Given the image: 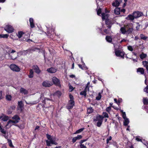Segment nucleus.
<instances>
[{
	"label": "nucleus",
	"instance_id": "48",
	"mask_svg": "<svg viewBox=\"0 0 148 148\" xmlns=\"http://www.w3.org/2000/svg\"><path fill=\"white\" fill-rule=\"evenodd\" d=\"M103 121H99L97 123V126L99 127H100Z\"/></svg>",
	"mask_w": 148,
	"mask_h": 148
},
{
	"label": "nucleus",
	"instance_id": "39",
	"mask_svg": "<svg viewBox=\"0 0 148 148\" xmlns=\"http://www.w3.org/2000/svg\"><path fill=\"white\" fill-rule=\"evenodd\" d=\"M29 51L27 50L25 51H24L23 52H20L19 53H21V55H26L27 53H30V52Z\"/></svg>",
	"mask_w": 148,
	"mask_h": 148
},
{
	"label": "nucleus",
	"instance_id": "29",
	"mask_svg": "<svg viewBox=\"0 0 148 148\" xmlns=\"http://www.w3.org/2000/svg\"><path fill=\"white\" fill-rule=\"evenodd\" d=\"M103 90H102L101 92L99 93L98 95L96 98V100H99L101 99V94L103 92Z\"/></svg>",
	"mask_w": 148,
	"mask_h": 148
},
{
	"label": "nucleus",
	"instance_id": "1",
	"mask_svg": "<svg viewBox=\"0 0 148 148\" xmlns=\"http://www.w3.org/2000/svg\"><path fill=\"white\" fill-rule=\"evenodd\" d=\"M133 27L132 23H129L125 27H121L120 31L122 34L128 35L132 33L133 30Z\"/></svg>",
	"mask_w": 148,
	"mask_h": 148
},
{
	"label": "nucleus",
	"instance_id": "32",
	"mask_svg": "<svg viewBox=\"0 0 148 148\" xmlns=\"http://www.w3.org/2000/svg\"><path fill=\"white\" fill-rule=\"evenodd\" d=\"M61 93L60 91H58L56 92L54 94V96H57L58 97L61 96Z\"/></svg>",
	"mask_w": 148,
	"mask_h": 148
},
{
	"label": "nucleus",
	"instance_id": "58",
	"mask_svg": "<svg viewBox=\"0 0 148 148\" xmlns=\"http://www.w3.org/2000/svg\"><path fill=\"white\" fill-rule=\"evenodd\" d=\"M80 148H87L86 146L84 144H80L79 145Z\"/></svg>",
	"mask_w": 148,
	"mask_h": 148
},
{
	"label": "nucleus",
	"instance_id": "17",
	"mask_svg": "<svg viewBox=\"0 0 148 148\" xmlns=\"http://www.w3.org/2000/svg\"><path fill=\"white\" fill-rule=\"evenodd\" d=\"M33 68L35 71V72L36 73H39L40 72V71L37 65L34 66L33 67Z\"/></svg>",
	"mask_w": 148,
	"mask_h": 148
},
{
	"label": "nucleus",
	"instance_id": "43",
	"mask_svg": "<svg viewBox=\"0 0 148 148\" xmlns=\"http://www.w3.org/2000/svg\"><path fill=\"white\" fill-rule=\"evenodd\" d=\"M84 129V128H81V129L77 130V131H76L75 134H77V133H79L82 132V131H83Z\"/></svg>",
	"mask_w": 148,
	"mask_h": 148
},
{
	"label": "nucleus",
	"instance_id": "38",
	"mask_svg": "<svg viewBox=\"0 0 148 148\" xmlns=\"http://www.w3.org/2000/svg\"><path fill=\"white\" fill-rule=\"evenodd\" d=\"M93 109L92 108L90 107L87 109V112L88 114H90L93 112Z\"/></svg>",
	"mask_w": 148,
	"mask_h": 148
},
{
	"label": "nucleus",
	"instance_id": "52",
	"mask_svg": "<svg viewBox=\"0 0 148 148\" xmlns=\"http://www.w3.org/2000/svg\"><path fill=\"white\" fill-rule=\"evenodd\" d=\"M112 139V137L111 136H110L109 138H108L106 140V143L107 144H108L109 143V142L110 140H111Z\"/></svg>",
	"mask_w": 148,
	"mask_h": 148
},
{
	"label": "nucleus",
	"instance_id": "49",
	"mask_svg": "<svg viewBox=\"0 0 148 148\" xmlns=\"http://www.w3.org/2000/svg\"><path fill=\"white\" fill-rule=\"evenodd\" d=\"M97 13L98 15L100 16L101 12V8H99L98 10H97Z\"/></svg>",
	"mask_w": 148,
	"mask_h": 148
},
{
	"label": "nucleus",
	"instance_id": "54",
	"mask_svg": "<svg viewBox=\"0 0 148 148\" xmlns=\"http://www.w3.org/2000/svg\"><path fill=\"white\" fill-rule=\"evenodd\" d=\"M144 92L148 93V86H147L144 90Z\"/></svg>",
	"mask_w": 148,
	"mask_h": 148
},
{
	"label": "nucleus",
	"instance_id": "41",
	"mask_svg": "<svg viewBox=\"0 0 148 148\" xmlns=\"http://www.w3.org/2000/svg\"><path fill=\"white\" fill-rule=\"evenodd\" d=\"M140 37L141 39L144 40H146L147 38V37L145 36L143 34H141L140 35Z\"/></svg>",
	"mask_w": 148,
	"mask_h": 148
},
{
	"label": "nucleus",
	"instance_id": "53",
	"mask_svg": "<svg viewBox=\"0 0 148 148\" xmlns=\"http://www.w3.org/2000/svg\"><path fill=\"white\" fill-rule=\"evenodd\" d=\"M77 140H79L82 138V136L80 135H78L77 136L75 137Z\"/></svg>",
	"mask_w": 148,
	"mask_h": 148
},
{
	"label": "nucleus",
	"instance_id": "16",
	"mask_svg": "<svg viewBox=\"0 0 148 148\" xmlns=\"http://www.w3.org/2000/svg\"><path fill=\"white\" fill-rule=\"evenodd\" d=\"M47 71L49 73H54L56 72V69L52 67L49 69H47Z\"/></svg>",
	"mask_w": 148,
	"mask_h": 148
},
{
	"label": "nucleus",
	"instance_id": "21",
	"mask_svg": "<svg viewBox=\"0 0 148 148\" xmlns=\"http://www.w3.org/2000/svg\"><path fill=\"white\" fill-rule=\"evenodd\" d=\"M121 8H116L114 10V13L116 15H119L120 13Z\"/></svg>",
	"mask_w": 148,
	"mask_h": 148
},
{
	"label": "nucleus",
	"instance_id": "30",
	"mask_svg": "<svg viewBox=\"0 0 148 148\" xmlns=\"http://www.w3.org/2000/svg\"><path fill=\"white\" fill-rule=\"evenodd\" d=\"M8 36V34H0V38H7Z\"/></svg>",
	"mask_w": 148,
	"mask_h": 148
},
{
	"label": "nucleus",
	"instance_id": "57",
	"mask_svg": "<svg viewBox=\"0 0 148 148\" xmlns=\"http://www.w3.org/2000/svg\"><path fill=\"white\" fill-rule=\"evenodd\" d=\"M73 90V88L72 86L71 85L69 86V91H71Z\"/></svg>",
	"mask_w": 148,
	"mask_h": 148
},
{
	"label": "nucleus",
	"instance_id": "56",
	"mask_svg": "<svg viewBox=\"0 0 148 148\" xmlns=\"http://www.w3.org/2000/svg\"><path fill=\"white\" fill-rule=\"evenodd\" d=\"M69 97L70 99V101H73V97L72 95L70 94L69 95Z\"/></svg>",
	"mask_w": 148,
	"mask_h": 148
},
{
	"label": "nucleus",
	"instance_id": "24",
	"mask_svg": "<svg viewBox=\"0 0 148 148\" xmlns=\"http://www.w3.org/2000/svg\"><path fill=\"white\" fill-rule=\"evenodd\" d=\"M29 21L30 23V27L32 28H33L34 27V23L33 19L32 18H29Z\"/></svg>",
	"mask_w": 148,
	"mask_h": 148
},
{
	"label": "nucleus",
	"instance_id": "60",
	"mask_svg": "<svg viewBox=\"0 0 148 148\" xmlns=\"http://www.w3.org/2000/svg\"><path fill=\"white\" fill-rule=\"evenodd\" d=\"M77 140V139L76 138V137H74V138H73V139H72V142L73 143H75L76 141Z\"/></svg>",
	"mask_w": 148,
	"mask_h": 148
},
{
	"label": "nucleus",
	"instance_id": "25",
	"mask_svg": "<svg viewBox=\"0 0 148 148\" xmlns=\"http://www.w3.org/2000/svg\"><path fill=\"white\" fill-rule=\"evenodd\" d=\"M12 119L16 121V122L18 123L20 119L18 116L17 115H15L12 118Z\"/></svg>",
	"mask_w": 148,
	"mask_h": 148
},
{
	"label": "nucleus",
	"instance_id": "28",
	"mask_svg": "<svg viewBox=\"0 0 148 148\" xmlns=\"http://www.w3.org/2000/svg\"><path fill=\"white\" fill-rule=\"evenodd\" d=\"M124 119V125L125 126L127 125L129 123V120L128 118L125 119Z\"/></svg>",
	"mask_w": 148,
	"mask_h": 148
},
{
	"label": "nucleus",
	"instance_id": "15",
	"mask_svg": "<svg viewBox=\"0 0 148 148\" xmlns=\"http://www.w3.org/2000/svg\"><path fill=\"white\" fill-rule=\"evenodd\" d=\"M8 116L2 114L1 116H0V119L3 121H7L8 119Z\"/></svg>",
	"mask_w": 148,
	"mask_h": 148
},
{
	"label": "nucleus",
	"instance_id": "37",
	"mask_svg": "<svg viewBox=\"0 0 148 148\" xmlns=\"http://www.w3.org/2000/svg\"><path fill=\"white\" fill-rule=\"evenodd\" d=\"M28 37L29 35L28 34H24L23 36V40H26L28 38Z\"/></svg>",
	"mask_w": 148,
	"mask_h": 148
},
{
	"label": "nucleus",
	"instance_id": "42",
	"mask_svg": "<svg viewBox=\"0 0 148 148\" xmlns=\"http://www.w3.org/2000/svg\"><path fill=\"white\" fill-rule=\"evenodd\" d=\"M16 122V121L14 120H9L8 122V123H7V126H8V125L11 123H16L15 122Z\"/></svg>",
	"mask_w": 148,
	"mask_h": 148
},
{
	"label": "nucleus",
	"instance_id": "12",
	"mask_svg": "<svg viewBox=\"0 0 148 148\" xmlns=\"http://www.w3.org/2000/svg\"><path fill=\"white\" fill-rule=\"evenodd\" d=\"M75 102L74 101H69V103L67 106V108L69 109L73 107L74 106Z\"/></svg>",
	"mask_w": 148,
	"mask_h": 148
},
{
	"label": "nucleus",
	"instance_id": "27",
	"mask_svg": "<svg viewBox=\"0 0 148 148\" xmlns=\"http://www.w3.org/2000/svg\"><path fill=\"white\" fill-rule=\"evenodd\" d=\"M106 39L108 42L110 43H112V38L110 36H106Z\"/></svg>",
	"mask_w": 148,
	"mask_h": 148
},
{
	"label": "nucleus",
	"instance_id": "26",
	"mask_svg": "<svg viewBox=\"0 0 148 148\" xmlns=\"http://www.w3.org/2000/svg\"><path fill=\"white\" fill-rule=\"evenodd\" d=\"M24 34L25 33L23 32H18V34H17V36L19 38H20L21 37H23Z\"/></svg>",
	"mask_w": 148,
	"mask_h": 148
},
{
	"label": "nucleus",
	"instance_id": "23",
	"mask_svg": "<svg viewBox=\"0 0 148 148\" xmlns=\"http://www.w3.org/2000/svg\"><path fill=\"white\" fill-rule=\"evenodd\" d=\"M143 64L144 66L146 69L147 73H148V62L147 61L143 62Z\"/></svg>",
	"mask_w": 148,
	"mask_h": 148
},
{
	"label": "nucleus",
	"instance_id": "4",
	"mask_svg": "<svg viewBox=\"0 0 148 148\" xmlns=\"http://www.w3.org/2000/svg\"><path fill=\"white\" fill-rule=\"evenodd\" d=\"M115 53L116 56L120 57L122 58H124L125 53L124 52L121 50H117L115 49Z\"/></svg>",
	"mask_w": 148,
	"mask_h": 148
},
{
	"label": "nucleus",
	"instance_id": "34",
	"mask_svg": "<svg viewBox=\"0 0 148 148\" xmlns=\"http://www.w3.org/2000/svg\"><path fill=\"white\" fill-rule=\"evenodd\" d=\"M29 78H32L33 77V71L32 69H31L30 71L29 74L28 75Z\"/></svg>",
	"mask_w": 148,
	"mask_h": 148
},
{
	"label": "nucleus",
	"instance_id": "14",
	"mask_svg": "<svg viewBox=\"0 0 148 148\" xmlns=\"http://www.w3.org/2000/svg\"><path fill=\"white\" fill-rule=\"evenodd\" d=\"M103 117L99 114L97 115L95 119L94 120V121H103Z\"/></svg>",
	"mask_w": 148,
	"mask_h": 148
},
{
	"label": "nucleus",
	"instance_id": "8",
	"mask_svg": "<svg viewBox=\"0 0 148 148\" xmlns=\"http://www.w3.org/2000/svg\"><path fill=\"white\" fill-rule=\"evenodd\" d=\"M52 80L53 82L56 85L58 86L59 87L61 86V85L59 80L55 77H54L52 78Z\"/></svg>",
	"mask_w": 148,
	"mask_h": 148
},
{
	"label": "nucleus",
	"instance_id": "18",
	"mask_svg": "<svg viewBox=\"0 0 148 148\" xmlns=\"http://www.w3.org/2000/svg\"><path fill=\"white\" fill-rule=\"evenodd\" d=\"M102 18L103 20L106 19L107 20L108 17L109 15L107 13H103L101 14Z\"/></svg>",
	"mask_w": 148,
	"mask_h": 148
},
{
	"label": "nucleus",
	"instance_id": "6",
	"mask_svg": "<svg viewBox=\"0 0 148 148\" xmlns=\"http://www.w3.org/2000/svg\"><path fill=\"white\" fill-rule=\"evenodd\" d=\"M135 18H137L143 15V13L139 11H135L133 13Z\"/></svg>",
	"mask_w": 148,
	"mask_h": 148
},
{
	"label": "nucleus",
	"instance_id": "50",
	"mask_svg": "<svg viewBox=\"0 0 148 148\" xmlns=\"http://www.w3.org/2000/svg\"><path fill=\"white\" fill-rule=\"evenodd\" d=\"M0 130L1 132L2 133L4 134H6V131L3 129L2 128V127L0 128Z\"/></svg>",
	"mask_w": 148,
	"mask_h": 148
},
{
	"label": "nucleus",
	"instance_id": "2",
	"mask_svg": "<svg viewBox=\"0 0 148 148\" xmlns=\"http://www.w3.org/2000/svg\"><path fill=\"white\" fill-rule=\"evenodd\" d=\"M7 53L5 55V58L7 59L14 60L17 57L18 53L16 52L14 50H12L11 51L9 50Z\"/></svg>",
	"mask_w": 148,
	"mask_h": 148
},
{
	"label": "nucleus",
	"instance_id": "46",
	"mask_svg": "<svg viewBox=\"0 0 148 148\" xmlns=\"http://www.w3.org/2000/svg\"><path fill=\"white\" fill-rule=\"evenodd\" d=\"M11 96L10 95H7L6 96V99L8 101L11 100Z\"/></svg>",
	"mask_w": 148,
	"mask_h": 148
},
{
	"label": "nucleus",
	"instance_id": "64",
	"mask_svg": "<svg viewBox=\"0 0 148 148\" xmlns=\"http://www.w3.org/2000/svg\"><path fill=\"white\" fill-rule=\"evenodd\" d=\"M125 11V10L124 9H121L120 12L124 13Z\"/></svg>",
	"mask_w": 148,
	"mask_h": 148
},
{
	"label": "nucleus",
	"instance_id": "33",
	"mask_svg": "<svg viewBox=\"0 0 148 148\" xmlns=\"http://www.w3.org/2000/svg\"><path fill=\"white\" fill-rule=\"evenodd\" d=\"M18 106L20 109L21 111L23 107V103L21 101L18 102Z\"/></svg>",
	"mask_w": 148,
	"mask_h": 148
},
{
	"label": "nucleus",
	"instance_id": "36",
	"mask_svg": "<svg viewBox=\"0 0 148 148\" xmlns=\"http://www.w3.org/2000/svg\"><path fill=\"white\" fill-rule=\"evenodd\" d=\"M8 143L9 146L11 147H14V146L12 145V143L11 140L8 139Z\"/></svg>",
	"mask_w": 148,
	"mask_h": 148
},
{
	"label": "nucleus",
	"instance_id": "62",
	"mask_svg": "<svg viewBox=\"0 0 148 148\" xmlns=\"http://www.w3.org/2000/svg\"><path fill=\"white\" fill-rule=\"evenodd\" d=\"M106 26L108 27V29H110L111 27V26L110 25H107L108 24V23L107 22V21H106Z\"/></svg>",
	"mask_w": 148,
	"mask_h": 148
},
{
	"label": "nucleus",
	"instance_id": "44",
	"mask_svg": "<svg viewBox=\"0 0 148 148\" xmlns=\"http://www.w3.org/2000/svg\"><path fill=\"white\" fill-rule=\"evenodd\" d=\"M127 49L131 51H132L133 50L132 47L130 45H129L127 46Z\"/></svg>",
	"mask_w": 148,
	"mask_h": 148
},
{
	"label": "nucleus",
	"instance_id": "20",
	"mask_svg": "<svg viewBox=\"0 0 148 148\" xmlns=\"http://www.w3.org/2000/svg\"><path fill=\"white\" fill-rule=\"evenodd\" d=\"M20 92L22 94H24V95H27L28 93L27 91L23 88H20Z\"/></svg>",
	"mask_w": 148,
	"mask_h": 148
},
{
	"label": "nucleus",
	"instance_id": "31",
	"mask_svg": "<svg viewBox=\"0 0 148 148\" xmlns=\"http://www.w3.org/2000/svg\"><path fill=\"white\" fill-rule=\"evenodd\" d=\"M143 102L144 104L148 105V99L147 98H143Z\"/></svg>",
	"mask_w": 148,
	"mask_h": 148
},
{
	"label": "nucleus",
	"instance_id": "3",
	"mask_svg": "<svg viewBox=\"0 0 148 148\" xmlns=\"http://www.w3.org/2000/svg\"><path fill=\"white\" fill-rule=\"evenodd\" d=\"M46 26L47 28L46 32L47 35L48 36L51 38V35L55 33V29L53 26L51 25V27H49V26L47 25Z\"/></svg>",
	"mask_w": 148,
	"mask_h": 148
},
{
	"label": "nucleus",
	"instance_id": "35",
	"mask_svg": "<svg viewBox=\"0 0 148 148\" xmlns=\"http://www.w3.org/2000/svg\"><path fill=\"white\" fill-rule=\"evenodd\" d=\"M147 54L142 53L140 55V58L142 59H143L144 58H145L147 56Z\"/></svg>",
	"mask_w": 148,
	"mask_h": 148
},
{
	"label": "nucleus",
	"instance_id": "51",
	"mask_svg": "<svg viewBox=\"0 0 148 148\" xmlns=\"http://www.w3.org/2000/svg\"><path fill=\"white\" fill-rule=\"evenodd\" d=\"M136 140L138 141H141L142 140L141 138L138 136H137L136 137Z\"/></svg>",
	"mask_w": 148,
	"mask_h": 148
},
{
	"label": "nucleus",
	"instance_id": "47",
	"mask_svg": "<svg viewBox=\"0 0 148 148\" xmlns=\"http://www.w3.org/2000/svg\"><path fill=\"white\" fill-rule=\"evenodd\" d=\"M111 107L110 106L106 108V110L107 112L109 113L111 110Z\"/></svg>",
	"mask_w": 148,
	"mask_h": 148
},
{
	"label": "nucleus",
	"instance_id": "10",
	"mask_svg": "<svg viewBox=\"0 0 148 148\" xmlns=\"http://www.w3.org/2000/svg\"><path fill=\"white\" fill-rule=\"evenodd\" d=\"M52 85V83L50 82L47 81H44L42 83V85L45 87H49Z\"/></svg>",
	"mask_w": 148,
	"mask_h": 148
},
{
	"label": "nucleus",
	"instance_id": "55",
	"mask_svg": "<svg viewBox=\"0 0 148 148\" xmlns=\"http://www.w3.org/2000/svg\"><path fill=\"white\" fill-rule=\"evenodd\" d=\"M122 116L123 118L124 119L127 118L126 117V115L125 112H123V114H122Z\"/></svg>",
	"mask_w": 148,
	"mask_h": 148
},
{
	"label": "nucleus",
	"instance_id": "22",
	"mask_svg": "<svg viewBox=\"0 0 148 148\" xmlns=\"http://www.w3.org/2000/svg\"><path fill=\"white\" fill-rule=\"evenodd\" d=\"M126 18L127 20L133 21L135 18V17H134V15H133L132 14V15L130 14L128 15L126 17Z\"/></svg>",
	"mask_w": 148,
	"mask_h": 148
},
{
	"label": "nucleus",
	"instance_id": "9",
	"mask_svg": "<svg viewBox=\"0 0 148 148\" xmlns=\"http://www.w3.org/2000/svg\"><path fill=\"white\" fill-rule=\"evenodd\" d=\"M55 140L56 138H53V140H46V142L47 145L48 146H51V144L56 145H57V143L56 141H55Z\"/></svg>",
	"mask_w": 148,
	"mask_h": 148
},
{
	"label": "nucleus",
	"instance_id": "45",
	"mask_svg": "<svg viewBox=\"0 0 148 148\" xmlns=\"http://www.w3.org/2000/svg\"><path fill=\"white\" fill-rule=\"evenodd\" d=\"M103 118H108L109 117L108 114L106 112H103Z\"/></svg>",
	"mask_w": 148,
	"mask_h": 148
},
{
	"label": "nucleus",
	"instance_id": "59",
	"mask_svg": "<svg viewBox=\"0 0 148 148\" xmlns=\"http://www.w3.org/2000/svg\"><path fill=\"white\" fill-rule=\"evenodd\" d=\"M87 140V139L85 140H81L79 142V143L80 144H82V143L86 141Z\"/></svg>",
	"mask_w": 148,
	"mask_h": 148
},
{
	"label": "nucleus",
	"instance_id": "5",
	"mask_svg": "<svg viewBox=\"0 0 148 148\" xmlns=\"http://www.w3.org/2000/svg\"><path fill=\"white\" fill-rule=\"evenodd\" d=\"M10 68L14 71L18 72L20 71V69L17 65L14 64H12L10 66Z\"/></svg>",
	"mask_w": 148,
	"mask_h": 148
},
{
	"label": "nucleus",
	"instance_id": "13",
	"mask_svg": "<svg viewBox=\"0 0 148 148\" xmlns=\"http://www.w3.org/2000/svg\"><path fill=\"white\" fill-rule=\"evenodd\" d=\"M121 2L122 0H115V1L112 3V5L113 6L117 7Z\"/></svg>",
	"mask_w": 148,
	"mask_h": 148
},
{
	"label": "nucleus",
	"instance_id": "19",
	"mask_svg": "<svg viewBox=\"0 0 148 148\" xmlns=\"http://www.w3.org/2000/svg\"><path fill=\"white\" fill-rule=\"evenodd\" d=\"M144 69L143 68H139L137 69V72L140 73L141 74H144Z\"/></svg>",
	"mask_w": 148,
	"mask_h": 148
},
{
	"label": "nucleus",
	"instance_id": "63",
	"mask_svg": "<svg viewBox=\"0 0 148 148\" xmlns=\"http://www.w3.org/2000/svg\"><path fill=\"white\" fill-rule=\"evenodd\" d=\"M104 31L106 34H108L109 33V32L106 29H104Z\"/></svg>",
	"mask_w": 148,
	"mask_h": 148
},
{
	"label": "nucleus",
	"instance_id": "7",
	"mask_svg": "<svg viewBox=\"0 0 148 148\" xmlns=\"http://www.w3.org/2000/svg\"><path fill=\"white\" fill-rule=\"evenodd\" d=\"M5 30L8 32L11 33L13 32L14 29L13 27L10 25H6L5 27Z\"/></svg>",
	"mask_w": 148,
	"mask_h": 148
},
{
	"label": "nucleus",
	"instance_id": "11",
	"mask_svg": "<svg viewBox=\"0 0 148 148\" xmlns=\"http://www.w3.org/2000/svg\"><path fill=\"white\" fill-rule=\"evenodd\" d=\"M89 87L88 86H86L84 90L83 91H81L80 93V95H84L85 97H86V92L87 91H89Z\"/></svg>",
	"mask_w": 148,
	"mask_h": 148
},
{
	"label": "nucleus",
	"instance_id": "61",
	"mask_svg": "<svg viewBox=\"0 0 148 148\" xmlns=\"http://www.w3.org/2000/svg\"><path fill=\"white\" fill-rule=\"evenodd\" d=\"M137 25L136 26V30H138V29L139 28V27H140V25L139 24V23H137Z\"/></svg>",
	"mask_w": 148,
	"mask_h": 148
},
{
	"label": "nucleus",
	"instance_id": "40",
	"mask_svg": "<svg viewBox=\"0 0 148 148\" xmlns=\"http://www.w3.org/2000/svg\"><path fill=\"white\" fill-rule=\"evenodd\" d=\"M46 136L48 140H53V138H55V137L53 138L52 137V136L48 134H47Z\"/></svg>",
	"mask_w": 148,
	"mask_h": 148
}]
</instances>
